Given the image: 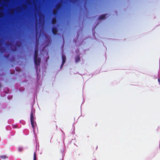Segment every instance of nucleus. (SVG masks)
<instances>
[{
    "label": "nucleus",
    "instance_id": "nucleus-1",
    "mask_svg": "<svg viewBox=\"0 0 160 160\" xmlns=\"http://www.w3.org/2000/svg\"><path fill=\"white\" fill-rule=\"evenodd\" d=\"M34 61L35 65L37 66L36 67V68L37 70L38 69V66H40L41 59L40 58H36V59H35V58H34Z\"/></svg>",
    "mask_w": 160,
    "mask_h": 160
},
{
    "label": "nucleus",
    "instance_id": "nucleus-2",
    "mask_svg": "<svg viewBox=\"0 0 160 160\" xmlns=\"http://www.w3.org/2000/svg\"><path fill=\"white\" fill-rule=\"evenodd\" d=\"M62 62L61 66V68L63 66L64 63L66 62V58L65 55H62Z\"/></svg>",
    "mask_w": 160,
    "mask_h": 160
},
{
    "label": "nucleus",
    "instance_id": "nucleus-3",
    "mask_svg": "<svg viewBox=\"0 0 160 160\" xmlns=\"http://www.w3.org/2000/svg\"><path fill=\"white\" fill-rule=\"evenodd\" d=\"M38 48L36 47L35 49V51H34V58H35V59H36V58H37V57L38 56Z\"/></svg>",
    "mask_w": 160,
    "mask_h": 160
},
{
    "label": "nucleus",
    "instance_id": "nucleus-4",
    "mask_svg": "<svg viewBox=\"0 0 160 160\" xmlns=\"http://www.w3.org/2000/svg\"><path fill=\"white\" fill-rule=\"evenodd\" d=\"M52 32L54 35H56L57 33V28L55 27H53L52 28Z\"/></svg>",
    "mask_w": 160,
    "mask_h": 160
},
{
    "label": "nucleus",
    "instance_id": "nucleus-5",
    "mask_svg": "<svg viewBox=\"0 0 160 160\" xmlns=\"http://www.w3.org/2000/svg\"><path fill=\"white\" fill-rule=\"evenodd\" d=\"M107 15V14L102 15L99 17L98 19L100 20H102V19H104L105 18V17H106Z\"/></svg>",
    "mask_w": 160,
    "mask_h": 160
},
{
    "label": "nucleus",
    "instance_id": "nucleus-6",
    "mask_svg": "<svg viewBox=\"0 0 160 160\" xmlns=\"http://www.w3.org/2000/svg\"><path fill=\"white\" fill-rule=\"evenodd\" d=\"M80 56L79 55H77L75 57V62L77 63L78 62L80 61Z\"/></svg>",
    "mask_w": 160,
    "mask_h": 160
},
{
    "label": "nucleus",
    "instance_id": "nucleus-7",
    "mask_svg": "<svg viewBox=\"0 0 160 160\" xmlns=\"http://www.w3.org/2000/svg\"><path fill=\"white\" fill-rule=\"evenodd\" d=\"M34 121V118L33 113L31 112L30 114V121Z\"/></svg>",
    "mask_w": 160,
    "mask_h": 160
},
{
    "label": "nucleus",
    "instance_id": "nucleus-8",
    "mask_svg": "<svg viewBox=\"0 0 160 160\" xmlns=\"http://www.w3.org/2000/svg\"><path fill=\"white\" fill-rule=\"evenodd\" d=\"M56 18H53L52 19V23L53 25H54L56 24Z\"/></svg>",
    "mask_w": 160,
    "mask_h": 160
},
{
    "label": "nucleus",
    "instance_id": "nucleus-9",
    "mask_svg": "<svg viewBox=\"0 0 160 160\" xmlns=\"http://www.w3.org/2000/svg\"><path fill=\"white\" fill-rule=\"evenodd\" d=\"M32 126L34 129L35 128V125L34 124V121H31Z\"/></svg>",
    "mask_w": 160,
    "mask_h": 160
},
{
    "label": "nucleus",
    "instance_id": "nucleus-10",
    "mask_svg": "<svg viewBox=\"0 0 160 160\" xmlns=\"http://www.w3.org/2000/svg\"><path fill=\"white\" fill-rule=\"evenodd\" d=\"M33 160H37L36 154L35 152H34L33 155Z\"/></svg>",
    "mask_w": 160,
    "mask_h": 160
},
{
    "label": "nucleus",
    "instance_id": "nucleus-11",
    "mask_svg": "<svg viewBox=\"0 0 160 160\" xmlns=\"http://www.w3.org/2000/svg\"><path fill=\"white\" fill-rule=\"evenodd\" d=\"M8 157H7L5 155H2L0 156V158L2 159H5L6 158H8Z\"/></svg>",
    "mask_w": 160,
    "mask_h": 160
},
{
    "label": "nucleus",
    "instance_id": "nucleus-12",
    "mask_svg": "<svg viewBox=\"0 0 160 160\" xmlns=\"http://www.w3.org/2000/svg\"><path fill=\"white\" fill-rule=\"evenodd\" d=\"M57 12L56 9H54L53 11V15H56L57 14Z\"/></svg>",
    "mask_w": 160,
    "mask_h": 160
},
{
    "label": "nucleus",
    "instance_id": "nucleus-13",
    "mask_svg": "<svg viewBox=\"0 0 160 160\" xmlns=\"http://www.w3.org/2000/svg\"><path fill=\"white\" fill-rule=\"evenodd\" d=\"M18 150L19 152H22L23 150V148L22 147H19L18 148Z\"/></svg>",
    "mask_w": 160,
    "mask_h": 160
},
{
    "label": "nucleus",
    "instance_id": "nucleus-14",
    "mask_svg": "<svg viewBox=\"0 0 160 160\" xmlns=\"http://www.w3.org/2000/svg\"><path fill=\"white\" fill-rule=\"evenodd\" d=\"M16 45L17 47H19L21 45V43L20 42L18 43L17 42L16 43Z\"/></svg>",
    "mask_w": 160,
    "mask_h": 160
},
{
    "label": "nucleus",
    "instance_id": "nucleus-15",
    "mask_svg": "<svg viewBox=\"0 0 160 160\" xmlns=\"http://www.w3.org/2000/svg\"><path fill=\"white\" fill-rule=\"evenodd\" d=\"M5 51V49L3 48H0V51L1 52L3 53Z\"/></svg>",
    "mask_w": 160,
    "mask_h": 160
},
{
    "label": "nucleus",
    "instance_id": "nucleus-16",
    "mask_svg": "<svg viewBox=\"0 0 160 160\" xmlns=\"http://www.w3.org/2000/svg\"><path fill=\"white\" fill-rule=\"evenodd\" d=\"M60 4H59L56 6V8L57 9H58L60 8Z\"/></svg>",
    "mask_w": 160,
    "mask_h": 160
},
{
    "label": "nucleus",
    "instance_id": "nucleus-17",
    "mask_svg": "<svg viewBox=\"0 0 160 160\" xmlns=\"http://www.w3.org/2000/svg\"><path fill=\"white\" fill-rule=\"evenodd\" d=\"M158 82L159 84H160V79L159 78H158Z\"/></svg>",
    "mask_w": 160,
    "mask_h": 160
},
{
    "label": "nucleus",
    "instance_id": "nucleus-18",
    "mask_svg": "<svg viewBox=\"0 0 160 160\" xmlns=\"http://www.w3.org/2000/svg\"><path fill=\"white\" fill-rule=\"evenodd\" d=\"M56 107H57L56 105V104H55V108H56Z\"/></svg>",
    "mask_w": 160,
    "mask_h": 160
},
{
    "label": "nucleus",
    "instance_id": "nucleus-19",
    "mask_svg": "<svg viewBox=\"0 0 160 160\" xmlns=\"http://www.w3.org/2000/svg\"><path fill=\"white\" fill-rule=\"evenodd\" d=\"M8 57V56L7 57Z\"/></svg>",
    "mask_w": 160,
    "mask_h": 160
},
{
    "label": "nucleus",
    "instance_id": "nucleus-20",
    "mask_svg": "<svg viewBox=\"0 0 160 160\" xmlns=\"http://www.w3.org/2000/svg\"><path fill=\"white\" fill-rule=\"evenodd\" d=\"M1 87V85H0V87Z\"/></svg>",
    "mask_w": 160,
    "mask_h": 160
}]
</instances>
